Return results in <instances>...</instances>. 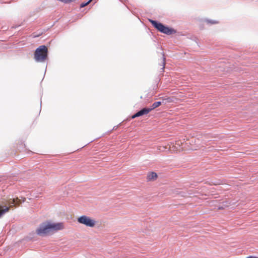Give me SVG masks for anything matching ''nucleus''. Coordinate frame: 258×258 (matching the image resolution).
Returning a JSON list of instances; mask_svg holds the SVG:
<instances>
[{"label":"nucleus","mask_w":258,"mask_h":258,"mask_svg":"<svg viewBox=\"0 0 258 258\" xmlns=\"http://www.w3.org/2000/svg\"><path fill=\"white\" fill-rule=\"evenodd\" d=\"M63 223H52L47 222L41 224L36 229V233L40 236H45L55 231L63 229Z\"/></svg>","instance_id":"obj_1"},{"label":"nucleus","mask_w":258,"mask_h":258,"mask_svg":"<svg viewBox=\"0 0 258 258\" xmlns=\"http://www.w3.org/2000/svg\"><path fill=\"white\" fill-rule=\"evenodd\" d=\"M149 21L156 29L163 33L170 35L175 33L176 32L173 29L166 27L161 23H158L157 21L151 19H149Z\"/></svg>","instance_id":"obj_2"},{"label":"nucleus","mask_w":258,"mask_h":258,"mask_svg":"<svg viewBox=\"0 0 258 258\" xmlns=\"http://www.w3.org/2000/svg\"><path fill=\"white\" fill-rule=\"evenodd\" d=\"M47 48L41 45L36 49L34 53V58L37 61H44L47 56Z\"/></svg>","instance_id":"obj_3"},{"label":"nucleus","mask_w":258,"mask_h":258,"mask_svg":"<svg viewBox=\"0 0 258 258\" xmlns=\"http://www.w3.org/2000/svg\"><path fill=\"white\" fill-rule=\"evenodd\" d=\"M182 146V142L180 140H178L175 142V145L171 144L168 145L167 146H159L158 149L161 151H163L166 149H168L172 152H175L180 151L183 150V147Z\"/></svg>","instance_id":"obj_4"},{"label":"nucleus","mask_w":258,"mask_h":258,"mask_svg":"<svg viewBox=\"0 0 258 258\" xmlns=\"http://www.w3.org/2000/svg\"><path fill=\"white\" fill-rule=\"evenodd\" d=\"M77 221L87 227H94L96 224V221L94 219L86 215H83L78 218Z\"/></svg>","instance_id":"obj_5"},{"label":"nucleus","mask_w":258,"mask_h":258,"mask_svg":"<svg viewBox=\"0 0 258 258\" xmlns=\"http://www.w3.org/2000/svg\"><path fill=\"white\" fill-rule=\"evenodd\" d=\"M21 203V201L18 198L16 199H10L7 201V204L9 205V207L5 206L10 209V208L13 207L15 206L19 205Z\"/></svg>","instance_id":"obj_6"},{"label":"nucleus","mask_w":258,"mask_h":258,"mask_svg":"<svg viewBox=\"0 0 258 258\" xmlns=\"http://www.w3.org/2000/svg\"><path fill=\"white\" fill-rule=\"evenodd\" d=\"M151 111V109L148 108H144L139 111L137 112L132 117V118H135L137 117L142 116L143 115L147 114Z\"/></svg>","instance_id":"obj_7"},{"label":"nucleus","mask_w":258,"mask_h":258,"mask_svg":"<svg viewBox=\"0 0 258 258\" xmlns=\"http://www.w3.org/2000/svg\"><path fill=\"white\" fill-rule=\"evenodd\" d=\"M158 178V175L155 172H149L147 175V180L148 181H155Z\"/></svg>","instance_id":"obj_8"},{"label":"nucleus","mask_w":258,"mask_h":258,"mask_svg":"<svg viewBox=\"0 0 258 258\" xmlns=\"http://www.w3.org/2000/svg\"><path fill=\"white\" fill-rule=\"evenodd\" d=\"M9 208L6 206H0V218L7 212H9Z\"/></svg>","instance_id":"obj_9"},{"label":"nucleus","mask_w":258,"mask_h":258,"mask_svg":"<svg viewBox=\"0 0 258 258\" xmlns=\"http://www.w3.org/2000/svg\"><path fill=\"white\" fill-rule=\"evenodd\" d=\"M161 105V102L160 101L155 102L152 104L150 108H148L149 109H151V111L155 109L156 108L159 107Z\"/></svg>","instance_id":"obj_10"},{"label":"nucleus","mask_w":258,"mask_h":258,"mask_svg":"<svg viewBox=\"0 0 258 258\" xmlns=\"http://www.w3.org/2000/svg\"><path fill=\"white\" fill-rule=\"evenodd\" d=\"M165 57L164 55L163 54L162 57V61H161V66L162 67V70H164L165 68Z\"/></svg>","instance_id":"obj_11"},{"label":"nucleus","mask_w":258,"mask_h":258,"mask_svg":"<svg viewBox=\"0 0 258 258\" xmlns=\"http://www.w3.org/2000/svg\"><path fill=\"white\" fill-rule=\"evenodd\" d=\"M92 1L91 0H89L86 3H82L81 5H80V7L81 8H84V7L87 6Z\"/></svg>","instance_id":"obj_12"},{"label":"nucleus","mask_w":258,"mask_h":258,"mask_svg":"<svg viewBox=\"0 0 258 258\" xmlns=\"http://www.w3.org/2000/svg\"><path fill=\"white\" fill-rule=\"evenodd\" d=\"M212 23L213 24H215V23H217V22H213Z\"/></svg>","instance_id":"obj_13"}]
</instances>
